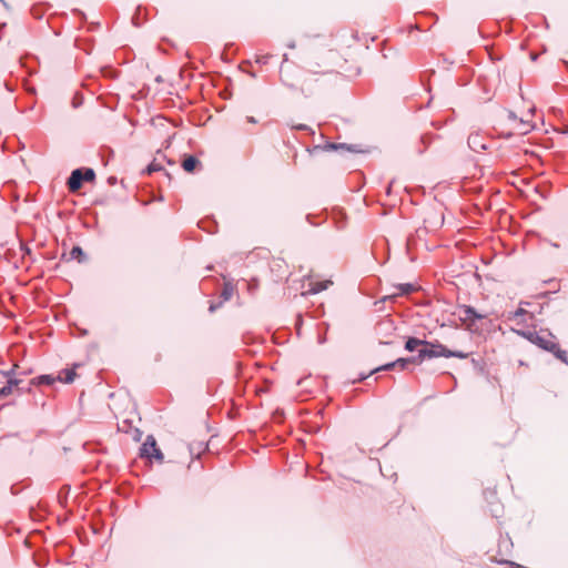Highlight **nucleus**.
<instances>
[{"mask_svg":"<svg viewBox=\"0 0 568 568\" xmlns=\"http://www.w3.org/2000/svg\"><path fill=\"white\" fill-rule=\"evenodd\" d=\"M458 317L462 322L473 325L476 321L484 318L485 315L479 314L473 306L460 305L458 306Z\"/></svg>","mask_w":568,"mask_h":568,"instance_id":"0eeeda50","label":"nucleus"},{"mask_svg":"<svg viewBox=\"0 0 568 568\" xmlns=\"http://www.w3.org/2000/svg\"><path fill=\"white\" fill-rule=\"evenodd\" d=\"M200 164V161L193 155H189L182 161L183 170L189 173H192Z\"/></svg>","mask_w":568,"mask_h":568,"instance_id":"9b49d317","label":"nucleus"},{"mask_svg":"<svg viewBox=\"0 0 568 568\" xmlns=\"http://www.w3.org/2000/svg\"><path fill=\"white\" fill-rule=\"evenodd\" d=\"M394 368H397V365L395 364V361L392 362V363H387L378 368H376L375 371L378 372V371H390V369H394Z\"/></svg>","mask_w":568,"mask_h":568,"instance_id":"4be33fe9","label":"nucleus"},{"mask_svg":"<svg viewBox=\"0 0 568 568\" xmlns=\"http://www.w3.org/2000/svg\"><path fill=\"white\" fill-rule=\"evenodd\" d=\"M233 293L234 286L232 285V283L226 282L221 293V297L223 298V301H229L232 297Z\"/></svg>","mask_w":568,"mask_h":568,"instance_id":"4468645a","label":"nucleus"},{"mask_svg":"<svg viewBox=\"0 0 568 568\" xmlns=\"http://www.w3.org/2000/svg\"><path fill=\"white\" fill-rule=\"evenodd\" d=\"M398 290H399V294L407 295V294H410L415 290V286L410 283L399 284Z\"/></svg>","mask_w":568,"mask_h":568,"instance_id":"a211bd4d","label":"nucleus"},{"mask_svg":"<svg viewBox=\"0 0 568 568\" xmlns=\"http://www.w3.org/2000/svg\"><path fill=\"white\" fill-rule=\"evenodd\" d=\"M328 149L331 150H337V149H347L348 151H352V152H357V150L355 149L356 146L355 145H346V144H335V143H331L327 145Z\"/></svg>","mask_w":568,"mask_h":568,"instance_id":"6ab92c4d","label":"nucleus"},{"mask_svg":"<svg viewBox=\"0 0 568 568\" xmlns=\"http://www.w3.org/2000/svg\"><path fill=\"white\" fill-rule=\"evenodd\" d=\"M94 179L95 172L93 169H75L71 172L67 184L71 192H77L81 189L83 182H91Z\"/></svg>","mask_w":568,"mask_h":568,"instance_id":"7ed1b4c3","label":"nucleus"},{"mask_svg":"<svg viewBox=\"0 0 568 568\" xmlns=\"http://www.w3.org/2000/svg\"><path fill=\"white\" fill-rule=\"evenodd\" d=\"M77 374L74 372V368H65L60 372L58 375V381L63 382L65 384H70L74 381Z\"/></svg>","mask_w":568,"mask_h":568,"instance_id":"f8f14e48","label":"nucleus"},{"mask_svg":"<svg viewBox=\"0 0 568 568\" xmlns=\"http://www.w3.org/2000/svg\"><path fill=\"white\" fill-rule=\"evenodd\" d=\"M1 374L7 378V384L0 387V399L10 396L14 392L19 395L28 393L27 387L21 386L22 379L17 376L14 368L2 371Z\"/></svg>","mask_w":568,"mask_h":568,"instance_id":"f03ea898","label":"nucleus"},{"mask_svg":"<svg viewBox=\"0 0 568 568\" xmlns=\"http://www.w3.org/2000/svg\"><path fill=\"white\" fill-rule=\"evenodd\" d=\"M163 169L161 162L158 160V159H154L146 168V172L149 174L153 173V172H158V171H161Z\"/></svg>","mask_w":568,"mask_h":568,"instance_id":"dca6fc26","label":"nucleus"},{"mask_svg":"<svg viewBox=\"0 0 568 568\" xmlns=\"http://www.w3.org/2000/svg\"><path fill=\"white\" fill-rule=\"evenodd\" d=\"M409 361V365L410 364H420L425 357H419V353L416 355V356H412V357H407Z\"/></svg>","mask_w":568,"mask_h":568,"instance_id":"b1692460","label":"nucleus"},{"mask_svg":"<svg viewBox=\"0 0 568 568\" xmlns=\"http://www.w3.org/2000/svg\"><path fill=\"white\" fill-rule=\"evenodd\" d=\"M395 331V322L388 316L383 317L375 326V332L379 338V343L385 345L393 343L390 338L394 336Z\"/></svg>","mask_w":568,"mask_h":568,"instance_id":"20e7f679","label":"nucleus"},{"mask_svg":"<svg viewBox=\"0 0 568 568\" xmlns=\"http://www.w3.org/2000/svg\"><path fill=\"white\" fill-rule=\"evenodd\" d=\"M83 256H84V252L80 246H73L72 250L70 251L71 260H78L79 262H81Z\"/></svg>","mask_w":568,"mask_h":568,"instance_id":"2eb2a0df","label":"nucleus"},{"mask_svg":"<svg viewBox=\"0 0 568 568\" xmlns=\"http://www.w3.org/2000/svg\"><path fill=\"white\" fill-rule=\"evenodd\" d=\"M293 129L304 131V130H308L310 128L306 124H298V125L293 126Z\"/></svg>","mask_w":568,"mask_h":568,"instance_id":"393cba45","label":"nucleus"},{"mask_svg":"<svg viewBox=\"0 0 568 568\" xmlns=\"http://www.w3.org/2000/svg\"><path fill=\"white\" fill-rule=\"evenodd\" d=\"M481 138L479 134H470L468 136V145L471 150L479 152L480 150H486V145L480 141Z\"/></svg>","mask_w":568,"mask_h":568,"instance_id":"9d476101","label":"nucleus"},{"mask_svg":"<svg viewBox=\"0 0 568 568\" xmlns=\"http://www.w3.org/2000/svg\"><path fill=\"white\" fill-rule=\"evenodd\" d=\"M247 121L251 123H256V120L254 116H247Z\"/></svg>","mask_w":568,"mask_h":568,"instance_id":"bb28decb","label":"nucleus"},{"mask_svg":"<svg viewBox=\"0 0 568 568\" xmlns=\"http://www.w3.org/2000/svg\"><path fill=\"white\" fill-rule=\"evenodd\" d=\"M423 344H426V339H419L417 337H409L405 343V349L408 352H414L419 349L418 347H423Z\"/></svg>","mask_w":568,"mask_h":568,"instance_id":"ddd939ff","label":"nucleus"},{"mask_svg":"<svg viewBox=\"0 0 568 568\" xmlns=\"http://www.w3.org/2000/svg\"><path fill=\"white\" fill-rule=\"evenodd\" d=\"M447 347L438 342H428L423 344V347L419 348V357L426 358H436V357H446Z\"/></svg>","mask_w":568,"mask_h":568,"instance_id":"423d86ee","label":"nucleus"},{"mask_svg":"<svg viewBox=\"0 0 568 568\" xmlns=\"http://www.w3.org/2000/svg\"><path fill=\"white\" fill-rule=\"evenodd\" d=\"M140 456L143 458H155L162 462L164 456L156 445V440L152 435H149L145 442L140 447Z\"/></svg>","mask_w":568,"mask_h":568,"instance_id":"39448f33","label":"nucleus"},{"mask_svg":"<svg viewBox=\"0 0 568 568\" xmlns=\"http://www.w3.org/2000/svg\"><path fill=\"white\" fill-rule=\"evenodd\" d=\"M333 282L329 280L326 281H311L308 283V288L306 291V294L314 295L317 294L326 288H328L329 285H332Z\"/></svg>","mask_w":568,"mask_h":568,"instance_id":"1a4fd4ad","label":"nucleus"},{"mask_svg":"<svg viewBox=\"0 0 568 568\" xmlns=\"http://www.w3.org/2000/svg\"><path fill=\"white\" fill-rule=\"evenodd\" d=\"M81 103H82V102H81V99H78V97L75 95V97L73 98V102H72L73 108H78Z\"/></svg>","mask_w":568,"mask_h":568,"instance_id":"a878e982","label":"nucleus"},{"mask_svg":"<svg viewBox=\"0 0 568 568\" xmlns=\"http://www.w3.org/2000/svg\"><path fill=\"white\" fill-rule=\"evenodd\" d=\"M409 361L408 358H397L395 361V364L397 365V368L400 369V371H404L408 367L409 365Z\"/></svg>","mask_w":568,"mask_h":568,"instance_id":"aec40b11","label":"nucleus"},{"mask_svg":"<svg viewBox=\"0 0 568 568\" xmlns=\"http://www.w3.org/2000/svg\"><path fill=\"white\" fill-rule=\"evenodd\" d=\"M57 381H58V376H53V375H49V374L37 376L29 382L27 392L31 393L33 386H41V385L50 386V385L54 384Z\"/></svg>","mask_w":568,"mask_h":568,"instance_id":"6e6552de","label":"nucleus"},{"mask_svg":"<svg viewBox=\"0 0 568 568\" xmlns=\"http://www.w3.org/2000/svg\"><path fill=\"white\" fill-rule=\"evenodd\" d=\"M168 164H170V165H174V162L169 160V161H168Z\"/></svg>","mask_w":568,"mask_h":568,"instance_id":"7c9ffc66","label":"nucleus"},{"mask_svg":"<svg viewBox=\"0 0 568 568\" xmlns=\"http://www.w3.org/2000/svg\"><path fill=\"white\" fill-rule=\"evenodd\" d=\"M271 58L270 54H261L256 57V63L258 64H266L268 62V59Z\"/></svg>","mask_w":568,"mask_h":568,"instance_id":"5701e85b","label":"nucleus"},{"mask_svg":"<svg viewBox=\"0 0 568 568\" xmlns=\"http://www.w3.org/2000/svg\"><path fill=\"white\" fill-rule=\"evenodd\" d=\"M527 314V311L519 307L514 313L509 315V320H517L518 317H521Z\"/></svg>","mask_w":568,"mask_h":568,"instance_id":"412c9836","label":"nucleus"},{"mask_svg":"<svg viewBox=\"0 0 568 568\" xmlns=\"http://www.w3.org/2000/svg\"><path fill=\"white\" fill-rule=\"evenodd\" d=\"M515 332L524 338L528 339L531 344L537 345L541 349L554 354V356L562 363L568 364L567 352L560 349L557 343V337L548 329H540L538 332L530 329H518Z\"/></svg>","mask_w":568,"mask_h":568,"instance_id":"f257e3e1","label":"nucleus"},{"mask_svg":"<svg viewBox=\"0 0 568 568\" xmlns=\"http://www.w3.org/2000/svg\"><path fill=\"white\" fill-rule=\"evenodd\" d=\"M469 356V353H465L462 351H450L447 348L446 357H457V358H467Z\"/></svg>","mask_w":568,"mask_h":568,"instance_id":"f3484780","label":"nucleus"},{"mask_svg":"<svg viewBox=\"0 0 568 568\" xmlns=\"http://www.w3.org/2000/svg\"><path fill=\"white\" fill-rule=\"evenodd\" d=\"M390 187H392V183H389L388 187H387V194L390 193Z\"/></svg>","mask_w":568,"mask_h":568,"instance_id":"c756f323","label":"nucleus"},{"mask_svg":"<svg viewBox=\"0 0 568 568\" xmlns=\"http://www.w3.org/2000/svg\"><path fill=\"white\" fill-rule=\"evenodd\" d=\"M215 308H216V307H215V305H213V304H212V305L210 306V312H214V311H215Z\"/></svg>","mask_w":568,"mask_h":568,"instance_id":"cd10ccee","label":"nucleus"},{"mask_svg":"<svg viewBox=\"0 0 568 568\" xmlns=\"http://www.w3.org/2000/svg\"><path fill=\"white\" fill-rule=\"evenodd\" d=\"M0 2H1L6 8H8V4H7V2H6L4 0H0Z\"/></svg>","mask_w":568,"mask_h":568,"instance_id":"c85d7f7f","label":"nucleus"}]
</instances>
